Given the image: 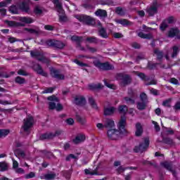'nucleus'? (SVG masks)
I'll list each match as a JSON object with an SVG mask.
<instances>
[{"mask_svg":"<svg viewBox=\"0 0 180 180\" xmlns=\"http://www.w3.org/2000/svg\"><path fill=\"white\" fill-rule=\"evenodd\" d=\"M75 103L79 106H84L86 103V100L82 96H77L75 98Z\"/></svg>","mask_w":180,"mask_h":180,"instance_id":"nucleus-17","label":"nucleus"},{"mask_svg":"<svg viewBox=\"0 0 180 180\" xmlns=\"http://www.w3.org/2000/svg\"><path fill=\"white\" fill-rule=\"evenodd\" d=\"M115 112H116V108L115 107H109L104 109V115L105 116H110V115H113Z\"/></svg>","mask_w":180,"mask_h":180,"instance_id":"nucleus-24","label":"nucleus"},{"mask_svg":"<svg viewBox=\"0 0 180 180\" xmlns=\"http://www.w3.org/2000/svg\"><path fill=\"white\" fill-rule=\"evenodd\" d=\"M9 134V130L8 129H0V139L6 137Z\"/></svg>","mask_w":180,"mask_h":180,"instance_id":"nucleus-38","label":"nucleus"},{"mask_svg":"<svg viewBox=\"0 0 180 180\" xmlns=\"http://www.w3.org/2000/svg\"><path fill=\"white\" fill-rule=\"evenodd\" d=\"M174 110H180V102L176 103V104L174 105Z\"/></svg>","mask_w":180,"mask_h":180,"instance_id":"nucleus-64","label":"nucleus"},{"mask_svg":"<svg viewBox=\"0 0 180 180\" xmlns=\"http://www.w3.org/2000/svg\"><path fill=\"white\" fill-rule=\"evenodd\" d=\"M117 23L122 25V26H128V25H130V22L126 19L117 20Z\"/></svg>","mask_w":180,"mask_h":180,"instance_id":"nucleus-36","label":"nucleus"},{"mask_svg":"<svg viewBox=\"0 0 180 180\" xmlns=\"http://www.w3.org/2000/svg\"><path fill=\"white\" fill-rule=\"evenodd\" d=\"M84 174H86V175H98L97 169L92 172H91V169H85Z\"/></svg>","mask_w":180,"mask_h":180,"instance_id":"nucleus-37","label":"nucleus"},{"mask_svg":"<svg viewBox=\"0 0 180 180\" xmlns=\"http://www.w3.org/2000/svg\"><path fill=\"white\" fill-rule=\"evenodd\" d=\"M139 77H140L141 79H142L143 81H150V77L146 76L144 73H139L138 75Z\"/></svg>","mask_w":180,"mask_h":180,"instance_id":"nucleus-45","label":"nucleus"},{"mask_svg":"<svg viewBox=\"0 0 180 180\" xmlns=\"http://www.w3.org/2000/svg\"><path fill=\"white\" fill-rule=\"evenodd\" d=\"M53 4L56 6L57 9V12H58L59 15V20L60 22H67V16L64 15V9H63V4L60 3L59 0H53Z\"/></svg>","mask_w":180,"mask_h":180,"instance_id":"nucleus-4","label":"nucleus"},{"mask_svg":"<svg viewBox=\"0 0 180 180\" xmlns=\"http://www.w3.org/2000/svg\"><path fill=\"white\" fill-rule=\"evenodd\" d=\"M127 103H128V105H133L134 103V100H133V98H130L129 97H125L124 98Z\"/></svg>","mask_w":180,"mask_h":180,"instance_id":"nucleus-53","label":"nucleus"},{"mask_svg":"<svg viewBox=\"0 0 180 180\" xmlns=\"http://www.w3.org/2000/svg\"><path fill=\"white\" fill-rule=\"evenodd\" d=\"M11 1L12 0H7L6 1L0 2V8H5L8 6V5H9V4H11Z\"/></svg>","mask_w":180,"mask_h":180,"instance_id":"nucleus-42","label":"nucleus"},{"mask_svg":"<svg viewBox=\"0 0 180 180\" xmlns=\"http://www.w3.org/2000/svg\"><path fill=\"white\" fill-rule=\"evenodd\" d=\"M34 124V119H33V117H27L24 120L23 125H22V129L24 131L27 133L29 131V129L30 127L33 126Z\"/></svg>","mask_w":180,"mask_h":180,"instance_id":"nucleus-10","label":"nucleus"},{"mask_svg":"<svg viewBox=\"0 0 180 180\" xmlns=\"http://www.w3.org/2000/svg\"><path fill=\"white\" fill-rule=\"evenodd\" d=\"M170 82L172 84H174V85H178L179 84V82H178V79H176L175 78L170 79Z\"/></svg>","mask_w":180,"mask_h":180,"instance_id":"nucleus-63","label":"nucleus"},{"mask_svg":"<svg viewBox=\"0 0 180 180\" xmlns=\"http://www.w3.org/2000/svg\"><path fill=\"white\" fill-rule=\"evenodd\" d=\"M89 105H91L93 109L98 110V105H96V102L95 101V99H94V98L92 97L89 98Z\"/></svg>","mask_w":180,"mask_h":180,"instance_id":"nucleus-30","label":"nucleus"},{"mask_svg":"<svg viewBox=\"0 0 180 180\" xmlns=\"http://www.w3.org/2000/svg\"><path fill=\"white\" fill-rule=\"evenodd\" d=\"M29 2L30 0H22L21 3H18L17 6H11L9 8V11L11 13L17 15L19 13V9L25 13H30V7L29 6Z\"/></svg>","mask_w":180,"mask_h":180,"instance_id":"nucleus-2","label":"nucleus"},{"mask_svg":"<svg viewBox=\"0 0 180 180\" xmlns=\"http://www.w3.org/2000/svg\"><path fill=\"white\" fill-rule=\"evenodd\" d=\"M75 64H77L79 67H89V65L86 63H84L78 60H75Z\"/></svg>","mask_w":180,"mask_h":180,"instance_id":"nucleus-47","label":"nucleus"},{"mask_svg":"<svg viewBox=\"0 0 180 180\" xmlns=\"http://www.w3.org/2000/svg\"><path fill=\"white\" fill-rule=\"evenodd\" d=\"M98 33L99 36H101V37H103V39H108V37H109V36L108 35V32H106V30H105V28L103 27L99 30Z\"/></svg>","mask_w":180,"mask_h":180,"instance_id":"nucleus-27","label":"nucleus"},{"mask_svg":"<svg viewBox=\"0 0 180 180\" xmlns=\"http://www.w3.org/2000/svg\"><path fill=\"white\" fill-rule=\"evenodd\" d=\"M150 146V139L148 138H145L144 143L139 144V146H136L134 148V153H143L146 148H148Z\"/></svg>","mask_w":180,"mask_h":180,"instance_id":"nucleus-9","label":"nucleus"},{"mask_svg":"<svg viewBox=\"0 0 180 180\" xmlns=\"http://www.w3.org/2000/svg\"><path fill=\"white\" fill-rule=\"evenodd\" d=\"M56 176H57L56 173H48L41 176V179L46 180H54L56 179Z\"/></svg>","mask_w":180,"mask_h":180,"instance_id":"nucleus-23","label":"nucleus"},{"mask_svg":"<svg viewBox=\"0 0 180 180\" xmlns=\"http://www.w3.org/2000/svg\"><path fill=\"white\" fill-rule=\"evenodd\" d=\"M20 21L22 23H33V19L29 17H21L20 18Z\"/></svg>","mask_w":180,"mask_h":180,"instance_id":"nucleus-31","label":"nucleus"},{"mask_svg":"<svg viewBox=\"0 0 180 180\" xmlns=\"http://www.w3.org/2000/svg\"><path fill=\"white\" fill-rule=\"evenodd\" d=\"M138 36L141 39H153V35H151V34H144L143 32H139Z\"/></svg>","mask_w":180,"mask_h":180,"instance_id":"nucleus-28","label":"nucleus"},{"mask_svg":"<svg viewBox=\"0 0 180 180\" xmlns=\"http://www.w3.org/2000/svg\"><path fill=\"white\" fill-rule=\"evenodd\" d=\"M75 18L77 19L79 22H82L83 23H86V25H89V26L95 25V20L89 15H75Z\"/></svg>","mask_w":180,"mask_h":180,"instance_id":"nucleus-5","label":"nucleus"},{"mask_svg":"<svg viewBox=\"0 0 180 180\" xmlns=\"http://www.w3.org/2000/svg\"><path fill=\"white\" fill-rule=\"evenodd\" d=\"M30 56L33 58H36L38 61H41L45 64H49V63H50V60H49V58H45L44 56H43V53L37 51H31Z\"/></svg>","mask_w":180,"mask_h":180,"instance_id":"nucleus-7","label":"nucleus"},{"mask_svg":"<svg viewBox=\"0 0 180 180\" xmlns=\"http://www.w3.org/2000/svg\"><path fill=\"white\" fill-rule=\"evenodd\" d=\"M8 171V164L5 162H0V172Z\"/></svg>","mask_w":180,"mask_h":180,"instance_id":"nucleus-35","label":"nucleus"},{"mask_svg":"<svg viewBox=\"0 0 180 180\" xmlns=\"http://www.w3.org/2000/svg\"><path fill=\"white\" fill-rule=\"evenodd\" d=\"M154 54H155L157 56V58L159 60H162V58L164 57V53H162V51H160L158 49L154 50Z\"/></svg>","mask_w":180,"mask_h":180,"instance_id":"nucleus-33","label":"nucleus"},{"mask_svg":"<svg viewBox=\"0 0 180 180\" xmlns=\"http://www.w3.org/2000/svg\"><path fill=\"white\" fill-rule=\"evenodd\" d=\"M167 27H168V24L167 21L164 20L160 25V30H162V32H164V30H165Z\"/></svg>","mask_w":180,"mask_h":180,"instance_id":"nucleus-44","label":"nucleus"},{"mask_svg":"<svg viewBox=\"0 0 180 180\" xmlns=\"http://www.w3.org/2000/svg\"><path fill=\"white\" fill-rule=\"evenodd\" d=\"M51 75L53 78H56V79H64L65 78L64 75L54 68L51 69Z\"/></svg>","mask_w":180,"mask_h":180,"instance_id":"nucleus-15","label":"nucleus"},{"mask_svg":"<svg viewBox=\"0 0 180 180\" xmlns=\"http://www.w3.org/2000/svg\"><path fill=\"white\" fill-rule=\"evenodd\" d=\"M117 79L120 81L122 86H126V85H129V84L131 82V77H130L129 75L123 73L117 75Z\"/></svg>","mask_w":180,"mask_h":180,"instance_id":"nucleus-8","label":"nucleus"},{"mask_svg":"<svg viewBox=\"0 0 180 180\" xmlns=\"http://www.w3.org/2000/svg\"><path fill=\"white\" fill-rule=\"evenodd\" d=\"M163 142H165V144H169V146H172L174 144V141L171 138H164Z\"/></svg>","mask_w":180,"mask_h":180,"instance_id":"nucleus-40","label":"nucleus"},{"mask_svg":"<svg viewBox=\"0 0 180 180\" xmlns=\"http://www.w3.org/2000/svg\"><path fill=\"white\" fill-rule=\"evenodd\" d=\"M53 91H54V88L53 87H49L48 89H46L44 90L41 94H52Z\"/></svg>","mask_w":180,"mask_h":180,"instance_id":"nucleus-51","label":"nucleus"},{"mask_svg":"<svg viewBox=\"0 0 180 180\" xmlns=\"http://www.w3.org/2000/svg\"><path fill=\"white\" fill-rule=\"evenodd\" d=\"M71 160H78V158L75 156L74 154H70L65 158L66 161H71Z\"/></svg>","mask_w":180,"mask_h":180,"instance_id":"nucleus-43","label":"nucleus"},{"mask_svg":"<svg viewBox=\"0 0 180 180\" xmlns=\"http://www.w3.org/2000/svg\"><path fill=\"white\" fill-rule=\"evenodd\" d=\"M161 165H162V167H164V168H166V169H167L168 171H171L174 176H175L176 173L175 172V171L172 170V163L168 162H164L161 163Z\"/></svg>","mask_w":180,"mask_h":180,"instance_id":"nucleus-21","label":"nucleus"},{"mask_svg":"<svg viewBox=\"0 0 180 180\" xmlns=\"http://www.w3.org/2000/svg\"><path fill=\"white\" fill-rule=\"evenodd\" d=\"M15 82L17 84H25V79L24 78H22L20 77H17L15 78Z\"/></svg>","mask_w":180,"mask_h":180,"instance_id":"nucleus-50","label":"nucleus"},{"mask_svg":"<svg viewBox=\"0 0 180 180\" xmlns=\"http://www.w3.org/2000/svg\"><path fill=\"white\" fill-rule=\"evenodd\" d=\"M43 11H41V8H40V7L39 6H36L34 9V13L36 15H41Z\"/></svg>","mask_w":180,"mask_h":180,"instance_id":"nucleus-48","label":"nucleus"},{"mask_svg":"<svg viewBox=\"0 0 180 180\" xmlns=\"http://www.w3.org/2000/svg\"><path fill=\"white\" fill-rule=\"evenodd\" d=\"M179 51V49L178 48V46H173V53L172 55V58H174V57H176V56H178Z\"/></svg>","mask_w":180,"mask_h":180,"instance_id":"nucleus-41","label":"nucleus"},{"mask_svg":"<svg viewBox=\"0 0 180 180\" xmlns=\"http://www.w3.org/2000/svg\"><path fill=\"white\" fill-rule=\"evenodd\" d=\"M170 102H171V99L166 100L162 102V105L167 106V108H171V105H169Z\"/></svg>","mask_w":180,"mask_h":180,"instance_id":"nucleus-57","label":"nucleus"},{"mask_svg":"<svg viewBox=\"0 0 180 180\" xmlns=\"http://www.w3.org/2000/svg\"><path fill=\"white\" fill-rule=\"evenodd\" d=\"M126 167H122V166H120L117 169V171L119 174H122V172H124L126 171Z\"/></svg>","mask_w":180,"mask_h":180,"instance_id":"nucleus-62","label":"nucleus"},{"mask_svg":"<svg viewBox=\"0 0 180 180\" xmlns=\"http://www.w3.org/2000/svg\"><path fill=\"white\" fill-rule=\"evenodd\" d=\"M46 44L52 47H56V49H64V46H65L61 41H56L53 39L48 40Z\"/></svg>","mask_w":180,"mask_h":180,"instance_id":"nucleus-13","label":"nucleus"},{"mask_svg":"<svg viewBox=\"0 0 180 180\" xmlns=\"http://www.w3.org/2000/svg\"><path fill=\"white\" fill-rule=\"evenodd\" d=\"M128 110L129 108L126 105H121L118 108V111L122 115H126Z\"/></svg>","mask_w":180,"mask_h":180,"instance_id":"nucleus-34","label":"nucleus"},{"mask_svg":"<svg viewBox=\"0 0 180 180\" xmlns=\"http://www.w3.org/2000/svg\"><path fill=\"white\" fill-rule=\"evenodd\" d=\"M93 64L101 71H109L110 70H113V65L109 64L108 62L101 63V61L97 60L94 61Z\"/></svg>","mask_w":180,"mask_h":180,"instance_id":"nucleus-6","label":"nucleus"},{"mask_svg":"<svg viewBox=\"0 0 180 180\" xmlns=\"http://www.w3.org/2000/svg\"><path fill=\"white\" fill-rule=\"evenodd\" d=\"M34 176H36V174L33 172H31L29 174H25V178L26 179H30L32 178H34Z\"/></svg>","mask_w":180,"mask_h":180,"instance_id":"nucleus-46","label":"nucleus"},{"mask_svg":"<svg viewBox=\"0 0 180 180\" xmlns=\"http://www.w3.org/2000/svg\"><path fill=\"white\" fill-rule=\"evenodd\" d=\"M104 126L106 129H112L115 127V121L112 119L108 118L104 121Z\"/></svg>","mask_w":180,"mask_h":180,"instance_id":"nucleus-20","label":"nucleus"},{"mask_svg":"<svg viewBox=\"0 0 180 180\" xmlns=\"http://www.w3.org/2000/svg\"><path fill=\"white\" fill-rule=\"evenodd\" d=\"M168 37L180 39L179 29L176 27L170 29L168 32Z\"/></svg>","mask_w":180,"mask_h":180,"instance_id":"nucleus-14","label":"nucleus"},{"mask_svg":"<svg viewBox=\"0 0 180 180\" xmlns=\"http://www.w3.org/2000/svg\"><path fill=\"white\" fill-rule=\"evenodd\" d=\"M18 74L19 75H23L24 77H26L27 75H29V74L27 72H26L25 70H23L22 69H20L18 71Z\"/></svg>","mask_w":180,"mask_h":180,"instance_id":"nucleus-54","label":"nucleus"},{"mask_svg":"<svg viewBox=\"0 0 180 180\" xmlns=\"http://www.w3.org/2000/svg\"><path fill=\"white\" fill-rule=\"evenodd\" d=\"M65 122L67 123V124L72 126V124H74V119L68 118L66 120Z\"/></svg>","mask_w":180,"mask_h":180,"instance_id":"nucleus-61","label":"nucleus"},{"mask_svg":"<svg viewBox=\"0 0 180 180\" xmlns=\"http://www.w3.org/2000/svg\"><path fill=\"white\" fill-rule=\"evenodd\" d=\"M5 22L11 27H13V26H15V22L14 21L6 20Z\"/></svg>","mask_w":180,"mask_h":180,"instance_id":"nucleus-60","label":"nucleus"},{"mask_svg":"<svg viewBox=\"0 0 180 180\" xmlns=\"http://www.w3.org/2000/svg\"><path fill=\"white\" fill-rule=\"evenodd\" d=\"M33 68L36 71V72H37V74H39V75H42L43 77H47V72L43 70V68L39 64L34 65L33 66Z\"/></svg>","mask_w":180,"mask_h":180,"instance_id":"nucleus-18","label":"nucleus"},{"mask_svg":"<svg viewBox=\"0 0 180 180\" xmlns=\"http://www.w3.org/2000/svg\"><path fill=\"white\" fill-rule=\"evenodd\" d=\"M71 40L72 41H77V44H79V43H81V41H82V37L72 36L71 37Z\"/></svg>","mask_w":180,"mask_h":180,"instance_id":"nucleus-39","label":"nucleus"},{"mask_svg":"<svg viewBox=\"0 0 180 180\" xmlns=\"http://www.w3.org/2000/svg\"><path fill=\"white\" fill-rule=\"evenodd\" d=\"M153 124L155 126V130L156 131H160L161 130V128L160 127V125H158V122L155 121H152Z\"/></svg>","mask_w":180,"mask_h":180,"instance_id":"nucleus-52","label":"nucleus"},{"mask_svg":"<svg viewBox=\"0 0 180 180\" xmlns=\"http://www.w3.org/2000/svg\"><path fill=\"white\" fill-rule=\"evenodd\" d=\"M86 41H87L88 43H93L94 44H98V43H99V39L96 37H89L86 39Z\"/></svg>","mask_w":180,"mask_h":180,"instance_id":"nucleus-26","label":"nucleus"},{"mask_svg":"<svg viewBox=\"0 0 180 180\" xmlns=\"http://www.w3.org/2000/svg\"><path fill=\"white\" fill-rule=\"evenodd\" d=\"M140 99L141 102H147V94L145 93H142L140 95Z\"/></svg>","mask_w":180,"mask_h":180,"instance_id":"nucleus-49","label":"nucleus"},{"mask_svg":"<svg viewBox=\"0 0 180 180\" xmlns=\"http://www.w3.org/2000/svg\"><path fill=\"white\" fill-rule=\"evenodd\" d=\"M86 137L85 136V134H78L75 139H73V143L75 144H79L81 143H84L85 141Z\"/></svg>","mask_w":180,"mask_h":180,"instance_id":"nucleus-16","label":"nucleus"},{"mask_svg":"<svg viewBox=\"0 0 180 180\" xmlns=\"http://www.w3.org/2000/svg\"><path fill=\"white\" fill-rule=\"evenodd\" d=\"M48 101L49 102V109L54 110L56 109L58 112L63 110V105L58 103V98L55 96H51L48 97Z\"/></svg>","mask_w":180,"mask_h":180,"instance_id":"nucleus-3","label":"nucleus"},{"mask_svg":"<svg viewBox=\"0 0 180 180\" xmlns=\"http://www.w3.org/2000/svg\"><path fill=\"white\" fill-rule=\"evenodd\" d=\"M96 16H98L101 19H104L105 18H108V12L105 10L98 9L95 12Z\"/></svg>","mask_w":180,"mask_h":180,"instance_id":"nucleus-19","label":"nucleus"},{"mask_svg":"<svg viewBox=\"0 0 180 180\" xmlns=\"http://www.w3.org/2000/svg\"><path fill=\"white\" fill-rule=\"evenodd\" d=\"M44 30L53 31V30H54V27L53 25H46L44 26Z\"/></svg>","mask_w":180,"mask_h":180,"instance_id":"nucleus-59","label":"nucleus"},{"mask_svg":"<svg viewBox=\"0 0 180 180\" xmlns=\"http://www.w3.org/2000/svg\"><path fill=\"white\" fill-rule=\"evenodd\" d=\"M115 13L117 15H120V16H123L126 15V8H123L122 7H117L115 9Z\"/></svg>","mask_w":180,"mask_h":180,"instance_id":"nucleus-25","label":"nucleus"},{"mask_svg":"<svg viewBox=\"0 0 180 180\" xmlns=\"http://www.w3.org/2000/svg\"><path fill=\"white\" fill-rule=\"evenodd\" d=\"M126 117L122 116L118 124V129H111L107 131V136L110 140H118L122 134L126 133Z\"/></svg>","mask_w":180,"mask_h":180,"instance_id":"nucleus-1","label":"nucleus"},{"mask_svg":"<svg viewBox=\"0 0 180 180\" xmlns=\"http://www.w3.org/2000/svg\"><path fill=\"white\" fill-rule=\"evenodd\" d=\"M146 13L149 16H154L158 13V3L157 1H153V4L146 8Z\"/></svg>","mask_w":180,"mask_h":180,"instance_id":"nucleus-11","label":"nucleus"},{"mask_svg":"<svg viewBox=\"0 0 180 180\" xmlns=\"http://www.w3.org/2000/svg\"><path fill=\"white\" fill-rule=\"evenodd\" d=\"M61 134V131L58 130L56 131L55 133L53 132H46L40 136L41 140H50L51 139H54V137H57Z\"/></svg>","mask_w":180,"mask_h":180,"instance_id":"nucleus-12","label":"nucleus"},{"mask_svg":"<svg viewBox=\"0 0 180 180\" xmlns=\"http://www.w3.org/2000/svg\"><path fill=\"white\" fill-rule=\"evenodd\" d=\"M165 22H167V23L168 24H171V23H174V22H175V19L174 18V17L171 16L169 17L167 19L165 20Z\"/></svg>","mask_w":180,"mask_h":180,"instance_id":"nucleus-56","label":"nucleus"},{"mask_svg":"<svg viewBox=\"0 0 180 180\" xmlns=\"http://www.w3.org/2000/svg\"><path fill=\"white\" fill-rule=\"evenodd\" d=\"M146 106H147V104L144 101L138 102L136 103V108H137V109H139V110H144V109H146Z\"/></svg>","mask_w":180,"mask_h":180,"instance_id":"nucleus-29","label":"nucleus"},{"mask_svg":"<svg viewBox=\"0 0 180 180\" xmlns=\"http://www.w3.org/2000/svg\"><path fill=\"white\" fill-rule=\"evenodd\" d=\"M12 161H13V168L14 169H16V168L19 167V163L18 162V161L15 160V159L13 158H12Z\"/></svg>","mask_w":180,"mask_h":180,"instance_id":"nucleus-58","label":"nucleus"},{"mask_svg":"<svg viewBox=\"0 0 180 180\" xmlns=\"http://www.w3.org/2000/svg\"><path fill=\"white\" fill-rule=\"evenodd\" d=\"M89 89H101V88H103V86L101 83L92 84L89 85Z\"/></svg>","mask_w":180,"mask_h":180,"instance_id":"nucleus-32","label":"nucleus"},{"mask_svg":"<svg viewBox=\"0 0 180 180\" xmlns=\"http://www.w3.org/2000/svg\"><path fill=\"white\" fill-rule=\"evenodd\" d=\"M157 63H148V68L149 70H154V68H156L157 67Z\"/></svg>","mask_w":180,"mask_h":180,"instance_id":"nucleus-55","label":"nucleus"},{"mask_svg":"<svg viewBox=\"0 0 180 180\" xmlns=\"http://www.w3.org/2000/svg\"><path fill=\"white\" fill-rule=\"evenodd\" d=\"M143 134V126H141V124L140 122H138L136 124V132L135 135L136 137H140Z\"/></svg>","mask_w":180,"mask_h":180,"instance_id":"nucleus-22","label":"nucleus"}]
</instances>
